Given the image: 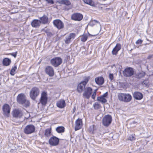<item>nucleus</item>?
Returning <instances> with one entry per match:
<instances>
[{
    "instance_id": "f257e3e1",
    "label": "nucleus",
    "mask_w": 153,
    "mask_h": 153,
    "mask_svg": "<svg viewBox=\"0 0 153 153\" xmlns=\"http://www.w3.org/2000/svg\"><path fill=\"white\" fill-rule=\"evenodd\" d=\"M118 98L120 101L125 102H130L132 99L131 96L128 93H119L118 95Z\"/></svg>"
},
{
    "instance_id": "f03ea898",
    "label": "nucleus",
    "mask_w": 153,
    "mask_h": 153,
    "mask_svg": "<svg viewBox=\"0 0 153 153\" xmlns=\"http://www.w3.org/2000/svg\"><path fill=\"white\" fill-rule=\"evenodd\" d=\"M40 92L39 89L36 87H34L30 92V97L33 100H35L39 96Z\"/></svg>"
},
{
    "instance_id": "7ed1b4c3",
    "label": "nucleus",
    "mask_w": 153,
    "mask_h": 153,
    "mask_svg": "<svg viewBox=\"0 0 153 153\" xmlns=\"http://www.w3.org/2000/svg\"><path fill=\"white\" fill-rule=\"evenodd\" d=\"M35 130V127L33 125L30 124L27 125L25 127L24 132L26 134H29L34 132Z\"/></svg>"
},
{
    "instance_id": "20e7f679",
    "label": "nucleus",
    "mask_w": 153,
    "mask_h": 153,
    "mask_svg": "<svg viewBox=\"0 0 153 153\" xmlns=\"http://www.w3.org/2000/svg\"><path fill=\"white\" fill-rule=\"evenodd\" d=\"M76 34L74 33H70L67 35L65 37L64 41L65 44H69L75 38Z\"/></svg>"
},
{
    "instance_id": "39448f33",
    "label": "nucleus",
    "mask_w": 153,
    "mask_h": 153,
    "mask_svg": "<svg viewBox=\"0 0 153 153\" xmlns=\"http://www.w3.org/2000/svg\"><path fill=\"white\" fill-rule=\"evenodd\" d=\"M51 64L55 67L59 65L62 62V60L59 57H56L51 59L50 61Z\"/></svg>"
},
{
    "instance_id": "423d86ee",
    "label": "nucleus",
    "mask_w": 153,
    "mask_h": 153,
    "mask_svg": "<svg viewBox=\"0 0 153 153\" xmlns=\"http://www.w3.org/2000/svg\"><path fill=\"white\" fill-rule=\"evenodd\" d=\"M111 116L110 115H105L102 119V124L105 126H108L111 123Z\"/></svg>"
},
{
    "instance_id": "0eeeda50",
    "label": "nucleus",
    "mask_w": 153,
    "mask_h": 153,
    "mask_svg": "<svg viewBox=\"0 0 153 153\" xmlns=\"http://www.w3.org/2000/svg\"><path fill=\"white\" fill-rule=\"evenodd\" d=\"M53 24L54 26L59 30L63 28L64 24L63 22L60 19H56L53 21Z\"/></svg>"
},
{
    "instance_id": "6e6552de",
    "label": "nucleus",
    "mask_w": 153,
    "mask_h": 153,
    "mask_svg": "<svg viewBox=\"0 0 153 153\" xmlns=\"http://www.w3.org/2000/svg\"><path fill=\"white\" fill-rule=\"evenodd\" d=\"M123 74L126 77H130L134 74V69L130 67L126 68L123 71Z\"/></svg>"
},
{
    "instance_id": "1a4fd4ad",
    "label": "nucleus",
    "mask_w": 153,
    "mask_h": 153,
    "mask_svg": "<svg viewBox=\"0 0 153 153\" xmlns=\"http://www.w3.org/2000/svg\"><path fill=\"white\" fill-rule=\"evenodd\" d=\"M23 112L20 109H16L12 111V115L14 117L16 118H20L23 116Z\"/></svg>"
},
{
    "instance_id": "9d476101",
    "label": "nucleus",
    "mask_w": 153,
    "mask_h": 153,
    "mask_svg": "<svg viewBox=\"0 0 153 153\" xmlns=\"http://www.w3.org/2000/svg\"><path fill=\"white\" fill-rule=\"evenodd\" d=\"M47 93L45 91H43L41 94L40 102L42 105H45L47 102Z\"/></svg>"
},
{
    "instance_id": "9b49d317",
    "label": "nucleus",
    "mask_w": 153,
    "mask_h": 153,
    "mask_svg": "<svg viewBox=\"0 0 153 153\" xmlns=\"http://www.w3.org/2000/svg\"><path fill=\"white\" fill-rule=\"evenodd\" d=\"M83 18V15L79 13H73L71 16V19L74 20L80 21Z\"/></svg>"
},
{
    "instance_id": "f8f14e48",
    "label": "nucleus",
    "mask_w": 153,
    "mask_h": 153,
    "mask_svg": "<svg viewBox=\"0 0 153 153\" xmlns=\"http://www.w3.org/2000/svg\"><path fill=\"white\" fill-rule=\"evenodd\" d=\"M2 110L4 115V116L8 117L10 111V108L9 105L7 104H4L3 106Z\"/></svg>"
},
{
    "instance_id": "ddd939ff",
    "label": "nucleus",
    "mask_w": 153,
    "mask_h": 153,
    "mask_svg": "<svg viewBox=\"0 0 153 153\" xmlns=\"http://www.w3.org/2000/svg\"><path fill=\"white\" fill-rule=\"evenodd\" d=\"M59 142V139L55 136L51 137L49 140V144L52 146H56L58 145Z\"/></svg>"
},
{
    "instance_id": "4468645a",
    "label": "nucleus",
    "mask_w": 153,
    "mask_h": 153,
    "mask_svg": "<svg viewBox=\"0 0 153 153\" xmlns=\"http://www.w3.org/2000/svg\"><path fill=\"white\" fill-rule=\"evenodd\" d=\"M45 72L50 76H53L54 75V71L53 68L51 66H46L45 69Z\"/></svg>"
},
{
    "instance_id": "2eb2a0df",
    "label": "nucleus",
    "mask_w": 153,
    "mask_h": 153,
    "mask_svg": "<svg viewBox=\"0 0 153 153\" xmlns=\"http://www.w3.org/2000/svg\"><path fill=\"white\" fill-rule=\"evenodd\" d=\"M92 90V89L91 87H88L86 88L83 94V96L87 99H89L91 94Z\"/></svg>"
},
{
    "instance_id": "dca6fc26",
    "label": "nucleus",
    "mask_w": 153,
    "mask_h": 153,
    "mask_svg": "<svg viewBox=\"0 0 153 153\" xmlns=\"http://www.w3.org/2000/svg\"><path fill=\"white\" fill-rule=\"evenodd\" d=\"M26 98V96L24 94H20L18 95L17 97V101L19 104H21Z\"/></svg>"
},
{
    "instance_id": "f3484780",
    "label": "nucleus",
    "mask_w": 153,
    "mask_h": 153,
    "mask_svg": "<svg viewBox=\"0 0 153 153\" xmlns=\"http://www.w3.org/2000/svg\"><path fill=\"white\" fill-rule=\"evenodd\" d=\"M82 126V119L78 118L75 122V131L81 129Z\"/></svg>"
},
{
    "instance_id": "a211bd4d",
    "label": "nucleus",
    "mask_w": 153,
    "mask_h": 153,
    "mask_svg": "<svg viewBox=\"0 0 153 153\" xmlns=\"http://www.w3.org/2000/svg\"><path fill=\"white\" fill-rule=\"evenodd\" d=\"M133 97L135 99L137 100H140L143 97V94L141 93L138 91L134 92L133 93Z\"/></svg>"
},
{
    "instance_id": "6ab92c4d",
    "label": "nucleus",
    "mask_w": 153,
    "mask_h": 153,
    "mask_svg": "<svg viewBox=\"0 0 153 153\" xmlns=\"http://www.w3.org/2000/svg\"><path fill=\"white\" fill-rule=\"evenodd\" d=\"M41 23L40 21L38 19H34L32 22L31 25L32 27L36 28L40 27Z\"/></svg>"
},
{
    "instance_id": "aec40b11",
    "label": "nucleus",
    "mask_w": 153,
    "mask_h": 153,
    "mask_svg": "<svg viewBox=\"0 0 153 153\" xmlns=\"http://www.w3.org/2000/svg\"><path fill=\"white\" fill-rule=\"evenodd\" d=\"M121 48V45L119 43L117 44L112 51V54L115 55H117L118 51L120 50Z\"/></svg>"
},
{
    "instance_id": "412c9836",
    "label": "nucleus",
    "mask_w": 153,
    "mask_h": 153,
    "mask_svg": "<svg viewBox=\"0 0 153 153\" xmlns=\"http://www.w3.org/2000/svg\"><path fill=\"white\" fill-rule=\"evenodd\" d=\"M96 83L99 85H102L104 82V80L102 77H98L96 78L95 79Z\"/></svg>"
},
{
    "instance_id": "4be33fe9",
    "label": "nucleus",
    "mask_w": 153,
    "mask_h": 153,
    "mask_svg": "<svg viewBox=\"0 0 153 153\" xmlns=\"http://www.w3.org/2000/svg\"><path fill=\"white\" fill-rule=\"evenodd\" d=\"M56 105L58 107L60 108H63L65 105V102L64 100H61L56 103Z\"/></svg>"
},
{
    "instance_id": "5701e85b",
    "label": "nucleus",
    "mask_w": 153,
    "mask_h": 153,
    "mask_svg": "<svg viewBox=\"0 0 153 153\" xmlns=\"http://www.w3.org/2000/svg\"><path fill=\"white\" fill-rule=\"evenodd\" d=\"M85 85H86L82 82L78 84L77 87V90L78 92L80 93H81L85 88Z\"/></svg>"
},
{
    "instance_id": "b1692460",
    "label": "nucleus",
    "mask_w": 153,
    "mask_h": 153,
    "mask_svg": "<svg viewBox=\"0 0 153 153\" xmlns=\"http://www.w3.org/2000/svg\"><path fill=\"white\" fill-rule=\"evenodd\" d=\"M11 62V60L8 58H4L2 61V63L4 66H7L9 65Z\"/></svg>"
},
{
    "instance_id": "393cba45",
    "label": "nucleus",
    "mask_w": 153,
    "mask_h": 153,
    "mask_svg": "<svg viewBox=\"0 0 153 153\" xmlns=\"http://www.w3.org/2000/svg\"><path fill=\"white\" fill-rule=\"evenodd\" d=\"M58 2L59 4H64L67 6H69L71 4V2L68 0H60Z\"/></svg>"
},
{
    "instance_id": "a878e982",
    "label": "nucleus",
    "mask_w": 153,
    "mask_h": 153,
    "mask_svg": "<svg viewBox=\"0 0 153 153\" xmlns=\"http://www.w3.org/2000/svg\"><path fill=\"white\" fill-rule=\"evenodd\" d=\"M42 24H45L48 22V18L45 15H44L42 17L39 18Z\"/></svg>"
},
{
    "instance_id": "bb28decb",
    "label": "nucleus",
    "mask_w": 153,
    "mask_h": 153,
    "mask_svg": "<svg viewBox=\"0 0 153 153\" xmlns=\"http://www.w3.org/2000/svg\"><path fill=\"white\" fill-rule=\"evenodd\" d=\"M97 100L98 101L101 102L102 103H104L107 101L106 99L105 98H103L101 96L97 97Z\"/></svg>"
},
{
    "instance_id": "cd10ccee",
    "label": "nucleus",
    "mask_w": 153,
    "mask_h": 153,
    "mask_svg": "<svg viewBox=\"0 0 153 153\" xmlns=\"http://www.w3.org/2000/svg\"><path fill=\"white\" fill-rule=\"evenodd\" d=\"M30 103L29 101L28 100H27L26 98L22 103L21 105H22L23 106L25 107H27L30 105Z\"/></svg>"
},
{
    "instance_id": "c85d7f7f",
    "label": "nucleus",
    "mask_w": 153,
    "mask_h": 153,
    "mask_svg": "<svg viewBox=\"0 0 153 153\" xmlns=\"http://www.w3.org/2000/svg\"><path fill=\"white\" fill-rule=\"evenodd\" d=\"M56 131L59 133L63 132L65 131V128L63 126H59L56 128Z\"/></svg>"
},
{
    "instance_id": "c756f323",
    "label": "nucleus",
    "mask_w": 153,
    "mask_h": 153,
    "mask_svg": "<svg viewBox=\"0 0 153 153\" xmlns=\"http://www.w3.org/2000/svg\"><path fill=\"white\" fill-rule=\"evenodd\" d=\"M42 31L45 32L48 36H51L53 35V34L51 33L50 29H42Z\"/></svg>"
},
{
    "instance_id": "7c9ffc66",
    "label": "nucleus",
    "mask_w": 153,
    "mask_h": 153,
    "mask_svg": "<svg viewBox=\"0 0 153 153\" xmlns=\"http://www.w3.org/2000/svg\"><path fill=\"white\" fill-rule=\"evenodd\" d=\"M145 75V73L142 72L136 74L135 76V77L138 79H140L144 77Z\"/></svg>"
},
{
    "instance_id": "2f4dec72",
    "label": "nucleus",
    "mask_w": 153,
    "mask_h": 153,
    "mask_svg": "<svg viewBox=\"0 0 153 153\" xmlns=\"http://www.w3.org/2000/svg\"><path fill=\"white\" fill-rule=\"evenodd\" d=\"M51 133V130L50 129L47 128L46 129L45 131V135L47 137L50 136Z\"/></svg>"
},
{
    "instance_id": "473e14b6",
    "label": "nucleus",
    "mask_w": 153,
    "mask_h": 153,
    "mask_svg": "<svg viewBox=\"0 0 153 153\" xmlns=\"http://www.w3.org/2000/svg\"><path fill=\"white\" fill-rule=\"evenodd\" d=\"M95 129L96 128H95V125H93L90 126L88 130L90 133H93Z\"/></svg>"
},
{
    "instance_id": "72a5a7b5",
    "label": "nucleus",
    "mask_w": 153,
    "mask_h": 153,
    "mask_svg": "<svg viewBox=\"0 0 153 153\" xmlns=\"http://www.w3.org/2000/svg\"><path fill=\"white\" fill-rule=\"evenodd\" d=\"M90 78V77L89 76H85L84 78L83 81L82 82L84 84V85H86Z\"/></svg>"
},
{
    "instance_id": "f704fd0d",
    "label": "nucleus",
    "mask_w": 153,
    "mask_h": 153,
    "mask_svg": "<svg viewBox=\"0 0 153 153\" xmlns=\"http://www.w3.org/2000/svg\"><path fill=\"white\" fill-rule=\"evenodd\" d=\"M83 1L85 3L91 6H93L94 5V2L92 0H83Z\"/></svg>"
},
{
    "instance_id": "c9c22d12",
    "label": "nucleus",
    "mask_w": 153,
    "mask_h": 153,
    "mask_svg": "<svg viewBox=\"0 0 153 153\" xmlns=\"http://www.w3.org/2000/svg\"><path fill=\"white\" fill-rule=\"evenodd\" d=\"M17 69L16 66H15L13 68H12L10 71V74L12 76L14 75L15 73V71Z\"/></svg>"
},
{
    "instance_id": "e433bc0d",
    "label": "nucleus",
    "mask_w": 153,
    "mask_h": 153,
    "mask_svg": "<svg viewBox=\"0 0 153 153\" xmlns=\"http://www.w3.org/2000/svg\"><path fill=\"white\" fill-rule=\"evenodd\" d=\"M94 108L95 109H98L101 107L100 105L97 102H95L93 105Z\"/></svg>"
},
{
    "instance_id": "4c0bfd02",
    "label": "nucleus",
    "mask_w": 153,
    "mask_h": 153,
    "mask_svg": "<svg viewBox=\"0 0 153 153\" xmlns=\"http://www.w3.org/2000/svg\"><path fill=\"white\" fill-rule=\"evenodd\" d=\"M88 39V36L86 35H83L81 37V41L83 42L86 41Z\"/></svg>"
},
{
    "instance_id": "58836bf2",
    "label": "nucleus",
    "mask_w": 153,
    "mask_h": 153,
    "mask_svg": "<svg viewBox=\"0 0 153 153\" xmlns=\"http://www.w3.org/2000/svg\"><path fill=\"white\" fill-rule=\"evenodd\" d=\"M128 139L129 140H130L131 141L134 140L135 139V135H130L128 137Z\"/></svg>"
},
{
    "instance_id": "ea45409f",
    "label": "nucleus",
    "mask_w": 153,
    "mask_h": 153,
    "mask_svg": "<svg viewBox=\"0 0 153 153\" xmlns=\"http://www.w3.org/2000/svg\"><path fill=\"white\" fill-rule=\"evenodd\" d=\"M97 91V89H95L94 90V92L91 96V98L93 99H94L96 95V92Z\"/></svg>"
},
{
    "instance_id": "a19ab883",
    "label": "nucleus",
    "mask_w": 153,
    "mask_h": 153,
    "mask_svg": "<svg viewBox=\"0 0 153 153\" xmlns=\"http://www.w3.org/2000/svg\"><path fill=\"white\" fill-rule=\"evenodd\" d=\"M149 81L147 79H146L145 80L143 81L142 83V84L143 85H144L146 86H147L148 84L149 83Z\"/></svg>"
},
{
    "instance_id": "79ce46f5",
    "label": "nucleus",
    "mask_w": 153,
    "mask_h": 153,
    "mask_svg": "<svg viewBox=\"0 0 153 153\" xmlns=\"http://www.w3.org/2000/svg\"><path fill=\"white\" fill-rule=\"evenodd\" d=\"M48 4H53L54 3L53 0H45Z\"/></svg>"
},
{
    "instance_id": "37998d69",
    "label": "nucleus",
    "mask_w": 153,
    "mask_h": 153,
    "mask_svg": "<svg viewBox=\"0 0 153 153\" xmlns=\"http://www.w3.org/2000/svg\"><path fill=\"white\" fill-rule=\"evenodd\" d=\"M109 78L111 80H112L113 79L114 76H113V74H109Z\"/></svg>"
},
{
    "instance_id": "c03bdc74",
    "label": "nucleus",
    "mask_w": 153,
    "mask_h": 153,
    "mask_svg": "<svg viewBox=\"0 0 153 153\" xmlns=\"http://www.w3.org/2000/svg\"><path fill=\"white\" fill-rule=\"evenodd\" d=\"M10 54L12 56H13L15 58H16V55H17V52H16L15 53H10Z\"/></svg>"
},
{
    "instance_id": "a18cd8bd",
    "label": "nucleus",
    "mask_w": 153,
    "mask_h": 153,
    "mask_svg": "<svg viewBox=\"0 0 153 153\" xmlns=\"http://www.w3.org/2000/svg\"><path fill=\"white\" fill-rule=\"evenodd\" d=\"M95 24V23H94V21H93V20L90 22L89 24V25L92 27Z\"/></svg>"
},
{
    "instance_id": "49530a36",
    "label": "nucleus",
    "mask_w": 153,
    "mask_h": 153,
    "mask_svg": "<svg viewBox=\"0 0 153 153\" xmlns=\"http://www.w3.org/2000/svg\"><path fill=\"white\" fill-rule=\"evenodd\" d=\"M142 41L140 39L138 40L136 42V44H141L142 43Z\"/></svg>"
},
{
    "instance_id": "de8ad7c7",
    "label": "nucleus",
    "mask_w": 153,
    "mask_h": 153,
    "mask_svg": "<svg viewBox=\"0 0 153 153\" xmlns=\"http://www.w3.org/2000/svg\"><path fill=\"white\" fill-rule=\"evenodd\" d=\"M108 96V93L107 92L105 93L102 95L101 96L103 98H105L106 97Z\"/></svg>"
},
{
    "instance_id": "09e8293b",
    "label": "nucleus",
    "mask_w": 153,
    "mask_h": 153,
    "mask_svg": "<svg viewBox=\"0 0 153 153\" xmlns=\"http://www.w3.org/2000/svg\"><path fill=\"white\" fill-rule=\"evenodd\" d=\"M93 21H94V23H95V24H96V23L100 24V22L96 20H94Z\"/></svg>"
},
{
    "instance_id": "8fccbe9b",
    "label": "nucleus",
    "mask_w": 153,
    "mask_h": 153,
    "mask_svg": "<svg viewBox=\"0 0 153 153\" xmlns=\"http://www.w3.org/2000/svg\"><path fill=\"white\" fill-rule=\"evenodd\" d=\"M153 55H149L147 57V59H150L152 57Z\"/></svg>"
},
{
    "instance_id": "3c124183",
    "label": "nucleus",
    "mask_w": 153,
    "mask_h": 153,
    "mask_svg": "<svg viewBox=\"0 0 153 153\" xmlns=\"http://www.w3.org/2000/svg\"><path fill=\"white\" fill-rule=\"evenodd\" d=\"M64 9L65 10H69L70 8H68V7H66V6H65L64 7Z\"/></svg>"
},
{
    "instance_id": "603ef678",
    "label": "nucleus",
    "mask_w": 153,
    "mask_h": 153,
    "mask_svg": "<svg viewBox=\"0 0 153 153\" xmlns=\"http://www.w3.org/2000/svg\"><path fill=\"white\" fill-rule=\"evenodd\" d=\"M75 107L73 109V113H74V112L75 111Z\"/></svg>"
},
{
    "instance_id": "864d4df0",
    "label": "nucleus",
    "mask_w": 153,
    "mask_h": 153,
    "mask_svg": "<svg viewBox=\"0 0 153 153\" xmlns=\"http://www.w3.org/2000/svg\"><path fill=\"white\" fill-rule=\"evenodd\" d=\"M1 77H0V85H1Z\"/></svg>"
}]
</instances>
